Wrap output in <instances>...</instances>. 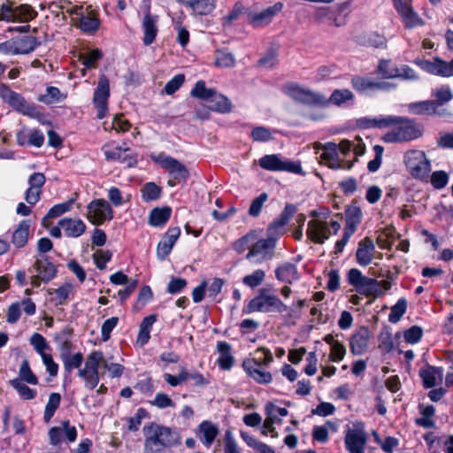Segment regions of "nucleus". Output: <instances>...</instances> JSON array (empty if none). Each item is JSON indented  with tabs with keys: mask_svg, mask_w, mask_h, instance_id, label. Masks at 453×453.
Listing matches in <instances>:
<instances>
[{
	"mask_svg": "<svg viewBox=\"0 0 453 453\" xmlns=\"http://www.w3.org/2000/svg\"><path fill=\"white\" fill-rule=\"evenodd\" d=\"M142 433L144 453H165V449L177 447L181 442L178 431L155 422L145 425Z\"/></svg>",
	"mask_w": 453,
	"mask_h": 453,
	"instance_id": "f257e3e1",
	"label": "nucleus"
},
{
	"mask_svg": "<svg viewBox=\"0 0 453 453\" xmlns=\"http://www.w3.org/2000/svg\"><path fill=\"white\" fill-rule=\"evenodd\" d=\"M347 280L357 292L368 297H380L391 288L390 281L387 280L378 281L375 279L366 277L357 268L349 270Z\"/></svg>",
	"mask_w": 453,
	"mask_h": 453,
	"instance_id": "f03ea898",
	"label": "nucleus"
},
{
	"mask_svg": "<svg viewBox=\"0 0 453 453\" xmlns=\"http://www.w3.org/2000/svg\"><path fill=\"white\" fill-rule=\"evenodd\" d=\"M288 307L273 292V290L262 288L257 294L242 308L243 314L253 312L262 313H283Z\"/></svg>",
	"mask_w": 453,
	"mask_h": 453,
	"instance_id": "7ed1b4c3",
	"label": "nucleus"
},
{
	"mask_svg": "<svg viewBox=\"0 0 453 453\" xmlns=\"http://www.w3.org/2000/svg\"><path fill=\"white\" fill-rule=\"evenodd\" d=\"M403 163L410 174L416 180H426L431 173V162L425 151L410 150L403 155Z\"/></svg>",
	"mask_w": 453,
	"mask_h": 453,
	"instance_id": "20e7f679",
	"label": "nucleus"
},
{
	"mask_svg": "<svg viewBox=\"0 0 453 453\" xmlns=\"http://www.w3.org/2000/svg\"><path fill=\"white\" fill-rule=\"evenodd\" d=\"M104 361L101 350H93L86 357L84 366L78 370V376L84 382L87 389H95L100 381L99 368Z\"/></svg>",
	"mask_w": 453,
	"mask_h": 453,
	"instance_id": "39448f33",
	"label": "nucleus"
},
{
	"mask_svg": "<svg viewBox=\"0 0 453 453\" xmlns=\"http://www.w3.org/2000/svg\"><path fill=\"white\" fill-rule=\"evenodd\" d=\"M259 166L271 172H288L295 174L304 175L301 163L292 161L280 154L265 155L259 158Z\"/></svg>",
	"mask_w": 453,
	"mask_h": 453,
	"instance_id": "423d86ee",
	"label": "nucleus"
},
{
	"mask_svg": "<svg viewBox=\"0 0 453 453\" xmlns=\"http://www.w3.org/2000/svg\"><path fill=\"white\" fill-rule=\"evenodd\" d=\"M151 159L173 177V180H168L169 186L173 187L177 182L186 180L189 176L188 170L182 163L165 153L152 155Z\"/></svg>",
	"mask_w": 453,
	"mask_h": 453,
	"instance_id": "0eeeda50",
	"label": "nucleus"
},
{
	"mask_svg": "<svg viewBox=\"0 0 453 453\" xmlns=\"http://www.w3.org/2000/svg\"><path fill=\"white\" fill-rule=\"evenodd\" d=\"M394 118L400 119L393 126L398 125L388 134V141L389 142H406L412 141L418 138L422 134V131L418 126L416 125L414 120L409 119L404 117L394 116Z\"/></svg>",
	"mask_w": 453,
	"mask_h": 453,
	"instance_id": "6e6552de",
	"label": "nucleus"
},
{
	"mask_svg": "<svg viewBox=\"0 0 453 453\" xmlns=\"http://www.w3.org/2000/svg\"><path fill=\"white\" fill-rule=\"evenodd\" d=\"M275 247L276 245H274L273 239L257 240L250 246L246 255V259L255 265L269 261L273 257Z\"/></svg>",
	"mask_w": 453,
	"mask_h": 453,
	"instance_id": "1a4fd4ad",
	"label": "nucleus"
},
{
	"mask_svg": "<svg viewBox=\"0 0 453 453\" xmlns=\"http://www.w3.org/2000/svg\"><path fill=\"white\" fill-rule=\"evenodd\" d=\"M87 218L96 226L102 225L113 218V210L104 199H94L87 206Z\"/></svg>",
	"mask_w": 453,
	"mask_h": 453,
	"instance_id": "9d476101",
	"label": "nucleus"
},
{
	"mask_svg": "<svg viewBox=\"0 0 453 453\" xmlns=\"http://www.w3.org/2000/svg\"><path fill=\"white\" fill-rule=\"evenodd\" d=\"M110 97V84L108 78L102 74L94 92L93 104L97 110V118L104 119L108 111V99Z\"/></svg>",
	"mask_w": 453,
	"mask_h": 453,
	"instance_id": "9b49d317",
	"label": "nucleus"
},
{
	"mask_svg": "<svg viewBox=\"0 0 453 453\" xmlns=\"http://www.w3.org/2000/svg\"><path fill=\"white\" fill-rule=\"evenodd\" d=\"M345 448L349 453H365L367 442V434L363 426L354 425L347 430L345 438Z\"/></svg>",
	"mask_w": 453,
	"mask_h": 453,
	"instance_id": "f8f14e48",
	"label": "nucleus"
},
{
	"mask_svg": "<svg viewBox=\"0 0 453 453\" xmlns=\"http://www.w3.org/2000/svg\"><path fill=\"white\" fill-rule=\"evenodd\" d=\"M393 4L406 28L423 25V20L413 10L411 0H393Z\"/></svg>",
	"mask_w": 453,
	"mask_h": 453,
	"instance_id": "ddd939ff",
	"label": "nucleus"
},
{
	"mask_svg": "<svg viewBox=\"0 0 453 453\" xmlns=\"http://www.w3.org/2000/svg\"><path fill=\"white\" fill-rule=\"evenodd\" d=\"M49 439L53 446H58L65 439L68 442H73L77 439L76 427L71 426L69 420H64L60 426H53L49 430Z\"/></svg>",
	"mask_w": 453,
	"mask_h": 453,
	"instance_id": "4468645a",
	"label": "nucleus"
},
{
	"mask_svg": "<svg viewBox=\"0 0 453 453\" xmlns=\"http://www.w3.org/2000/svg\"><path fill=\"white\" fill-rule=\"evenodd\" d=\"M242 366L248 376L258 384H269L273 380L271 372L261 369L263 365L258 364L257 357L244 359Z\"/></svg>",
	"mask_w": 453,
	"mask_h": 453,
	"instance_id": "2eb2a0df",
	"label": "nucleus"
},
{
	"mask_svg": "<svg viewBox=\"0 0 453 453\" xmlns=\"http://www.w3.org/2000/svg\"><path fill=\"white\" fill-rule=\"evenodd\" d=\"M180 234V227L174 226L168 228L157 247V256L159 260H165L169 256Z\"/></svg>",
	"mask_w": 453,
	"mask_h": 453,
	"instance_id": "dca6fc26",
	"label": "nucleus"
},
{
	"mask_svg": "<svg viewBox=\"0 0 453 453\" xmlns=\"http://www.w3.org/2000/svg\"><path fill=\"white\" fill-rule=\"evenodd\" d=\"M306 234L314 243L322 244L331 234L326 222L314 219L308 222Z\"/></svg>",
	"mask_w": 453,
	"mask_h": 453,
	"instance_id": "f3484780",
	"label": "nucleus"
},
{
	"mask_svg": "<svg viewBox=\"0 0 453 453\" xmlns=\"http://www.w3.org/2000/svg\"><path fill=\"white\" fill-rule=\"evenodd\" d=\"M16 142L19 146L29 145L41 148L44 143V135L39 129L23 127L16 134Z\"/></svg>",
	"mask_w": 453,
	"mask_h": 453,
	"instance_id": "a211bd4d",
	"label": "nucleus"
},
{
	"mask_svg": "<svg viewBox=\"0 0 453 453\" xmlns=\"http://www.w3.org/2000/svg\"><path fill=\"white\" fill-rule=\"evenodd\" d=\"M320 158L331 169L347 168V162L340 158L338 146L334 142H327L323 146Z\"/></svg>",
	"mask_w": 453,
	"mask_h": 453,
	"instance_id": "6ab92c4d",
	"label": "nucleus"
},
{
	"mask_svg": "<svg viewBox=\"0 0 453 453\" xmlns=\"http://www.w3.org/2000/svg\"><path fill=\"white\" fill-rule=\"evenodd\" d=\"M283 4L278 2L259 12H250L248 18L253 27H264L268 25L273 17L281 12Z\"/></svg>",
	"mask_w": 453,
	"mask_h": 453,
	"instance_id": "aec40b11",
	"label": "nucleus"
},
{
	"mask_svg": "<svg viewBox=\"0 0 453 453\" xmlns=\"http://www.w3.org/2000/svg\"><path fill=\"white\" fill-rule=\"evenodd\" d=\"M275 278L283 283L293 284L300 279V273L296 264L291 262H283L280 264L274 271Z\"/></svg>",
	"mask_w": 453,
	"mask_h": 453,
	"instance_id": "412c9836",
	"label": "nucleus"
},
{
	"mask_svg": "<svg viewBox=\"0 0 453 453\" xmlns=\"http://www.w3.org/2000/svg\"><path fill=\"white\" fill-rule=\"evenodd\" d=\"M157 16L151 15L150 12V6H148L142 19V26L144 34L142 41L146 46L150 45L157 35Z\"/></svg>",
	"mask_w": 453,
	"mask_h": 453,
	"instance_id": "4be33fe9",
	"label": "nucleus"
},
{
	"mask_svg": "<svg viewBox=\"0 0 453 453\" xmlns=\"http://www.w3.org/2000/svg\"><path fill=\"white\" fill-rule=\"evenodd\" d=\"M374 251L375 245L371 238L365 237L361 240L356 251L357 264L361 266L370 265L373 259Z\"/></svg>",
	"mask_w": 453,
	"mask_h": 453,
	"instance_id": "5701e85b",
	"label": "nucleus"
},
{
	"mask_svg": "<svg viewBox=\"0 0 453 453\" xmlns=\"http://www.w3.org/2000/svg\"><path fill=\"white\" fill-rule=\"evenodd\" d=\"M58 226L71 238L81 236L87 229L86 224L81 219L64 218L58 221Z\"/></svg>",
	"mask_w": 453,
	"mask_h": 453,
	"instance_id": "b1692460",
	"label": "nucleus"
},
{
	"mask_svg": "<svg viewBox=\"0 0 453 453\" xmlns=\"http://www.w3.org/2000/svg\"><path fill=\"white\" fill-rule=\"evenodd\" d=\"M33 267L38 273V277L42 279V282H49L57 274L56 265L46 256L36 258Z\"/></svg>",
	"mask_w": 453,
	"mask_h": 453,
	"instance_id": "393cba45",
	"label": "nucleus"
},
{
	"mask_svg": "<svg viewBox=\"0 0 453 453\" xmlns=\"http://www.w3.org/2000/svg\"><path fill=\"white\" fill-rule=\"evenodd\" d=\"M400 119L394 116H380L378 118L362 117L357 120V125L361 128H385L393 126Z\"/></svg>",
	"mask_w": 453,
	"mask_h": 453,
	"instance_id": "a878e982",
	"label": "nucleus"
},
{
	"mask_svg": "<svg viewBox=\"0 0 453 453\" xmlns=\"http://www.w3.org/2000/svg\"><path fill=\"white\" fill-rule=\"evenodd\" d=\"M370 332L367 327L362 326L352 335L350 339V349L355 355L363 354L368 348Z\"/></svg>",
	"mask_w": 453,
	"mask_h": 453,
	"instance_id": "bb28decb",
	"label": "nucleus"
},
{
	"mask_svg": "<svg viewBox=\"0 0 453 453\" xmlns=\"http://www.w3.org/2000/svg\"><path fill=\"white\" fill-rule=\"evenodd\" d=\"M414 63L425 72L442 77H448L446 61L434 58L433 61L427 59H416Z\"/></svg>",
	"mask_w": 453,
	"mask_h": 453,
	"instance_id": "cd10ccee",
	"label": "nucleus"
},
{
	"mask_svg": "<svg viewBox=\"0 0 453 453\" xmlns=\"http://www.w3.org/2000/svg\"><path fill=\"white\" fill-rule=\"evenodd\" d=\"M433 100L436 104V108L441 111V117L449 115V111L444 105L450 102L453 98V93L450 88L447 85L441 86L432 92Z\"/></svg>",
	"mask_w": 453,
	"mask_h": 453,
	"instance_id": "c85d7f7f",
	"label": "nucleus"
},
{
	"mask_svg": "<svg viewBox=\"0 0 453 453\" xmlns=\"http://www.w3.org/2000/svg\"><path fill=\"white\" fill-rule=\"evenodd\" d=\"M419 375L425 388H431L442 381L443 370L441 367L427 365L419 371Z\"/></svg>",
	"mask_w": 453,
	"mask_h": 453,
	"instance_id": "c756f323",
	"label": "nucleus"
},
{
	"mask_svg": "<svg viewBox=\"0 0 453 453\" xmlns=\"http://www.w3.org/2000/svg\"><path fill=\"white\" fill-rule=\"evenodd\" d=\"M408 111L416 115H436L440 116L441 111L436 108V104L433 100H425L411 103L407 105Z\"/></svg>",
	"mask_w": 453,
	"mask_h": 453,
	"instance_id": "7c9ffc66",
	"label": "nucleus"
},
{
	"mask_svg": "<svg viewBox=\"0 0 453 453\" xmlns=\"http://www.w3.org/2000/svg\"><path fill=\"white\" fill-rule=\"evenodd\" d=\"M231 345L226 342H219L217 343V350L219 352L217 363L222 370L228 371L234 365V358L231 353Z\"/></svg>",
	"mask_w": 453,
	"mask_h": 453,
	"instance_id": "2f4dec72",
	"label": "nucleus"
},
{
	"mask_svg": "<svg viewBox=\"0 0 453 453\" xmlns=\"http://www.w3.org/2000/svg\"><path fill=\"white\" fill-rule=\"evenodd\" d=\"M0 96L18 112L20 111L27 101L20 94L12 90L8 86L4 84L0 87Z\"/></svg>",
	"mask_w": 453,
	"mask_h": 453,
	"instance_id": "473e14b6",
	"label": "nucleus"
},
{
	"mask_svg": "<svg viewBox=\"0 0 453 453\" xmlns=\"http://www.w3.org/2000/svg\"><path fill=\"white\" fill-rule=\"evenodd\" d=\"M190 8L195 14L207 15L215 8V0H178Z\"/></svg>",
	"mask_w": 453,
	"mask_h": 453,
	"instance_id": "72a5a7b5",
	"label": "nucleus"
},
{
	"mask_svg": "<svg viewBox=\"0 0 453 453\" xmlns=\"http://www.w3.org/2000/svg\"><path fill=\"white\" fill-rule=\"evenodd\" d=\"M199 439L204 446L210 448L219 434L218 427L211 422L204 420L198 426Z\"/></svg>",
	"mask_w": 453,
	"mask_h": 453,
	"instance_id": "f704fd0d",
	"label": "nucleus"
},
{
	"mask_svg": "<svg viewBox=\"0 0 453 453\" xmlns=\"http://www.w3.org/2000/svg\"><path fill=\"white\" fill-rule=\"evenodd\" d=\"M17 55H26L34 51L39 45L40 42L36 37L25 35L14 38Z\"/></svg>",
	"mask_w": 453,
	"mask_h": 453,
	"instance_id": "c9c22d12",
	"label": "nucleus"
},
{
	"mask_svg": "<svg viewBox=\"0 0 453 453\" xmlns=\"http://www.w3.org/2000/svg\"><path fill=\"white\" fill-rule=\"evenodd\" d=\"M351 86L359 94L372 96L374 94L375 80L369 77L354 76L351 79Z\"/></svg>",
	"mask_w": 453,
	"mask_h": 453,
	"instance_id": "e433bc0d",
	"label": "nucleus"
},
{
	"mask_svg": "<svg viewBox=\"0 0 453 453\" xmlns=\"http://www.w3.org/2000/svg\"><path fill=\"white\" fill-rule=\"evenodd\" d=\"M104 156L107 160L127 162L129 165L133 157H129L127 152L130 150L128 147L116 146L110 149L109 146H104L103 149Z\"/></svg>",
	"mask_w": 453,
	"mask_h": 453,
	"instance_id": "4c0bfd02",
	"label": "nucleus"
},
{
	"mask_svg": "<svg viewBox=\"0 0 453 453\" xmlns=\"http://www.w3.org/2000/svg\"><path fill=\"white\" fill-rule=\"evenodd\" d=\"M346 226L350 232H356L358 225L361 223L363 213L359 206L352 203L345 211Z\"/></svg>",
	"mask_w": 453,
	"mask_h": 453,
	"instance_id": "58836bf2",
	"label": "nucleus"
},
{
	"mask_svg": "<svg viewBox=\"0 0 453 453\" xmlns=\"http://www.w3.org/2000/svg\"><path fill=\"white\" fill-rule=\"evenodd\" d=\"M73 286L72 283L66 282L58 288H49L48 294L52 296L51 301L56 305H63L66 303L69 296L73 293Z\"/></svg>",
	"mask_w": 453,
	"mask_h": 453,
	"instance_id": "ea45409f",
	"label": "nucleus"
},
{
	"mask_svg": "<svg viewBox=\"0 0 453 453\" xmlns=\"http://www.w3.org/2000/svg\"><path fill=\"white\" fill-rule=\"evenodd\" d=\"M30 223L28 220H22L12 234V242L18 248H23L27 243Z\"/></svg>",
	"mask_w": 453,
	"mask_h": 453,
	"instance_id": "a19ab883",
	"label": "nucleus"
},
{
	"mask_svg": "<svg viewBox=\"0 0 453 453\" xmlns=\"http://www.w3.org/2000/svg\"><path fill=\"white\" fill-rule=\"evenodd\" d=\"M170 207L155 208L150 213L149 223L153 226H163L171 217Z\"/></svg>",
	"mask_w": 453,
	"mask_h": 453,
	"instance_id": "79ce46f5",
	"label": "nucleus"
},
{
	"mask_svg": "<svg viewBox=\"0 0 453 453\" xmlns=\"http://www.w3.org/2000/svg\"><path fill=\"white\" fill-rule=\"evenodd\" d=\"M210 99L209 108L211 110L219 113H228L232 111L231 101L226 96L214 92V96Z\"/></svg>",
	"mask_w": 453,
	"mask_h": 453,
	"instance_id": "37998d69",
	"label": "nucleus"
},
{
	"mask_svg": "<svg viewBox=\"0 0 453 453\" xmlns=\"http://www.w3.org/2000/svg\"><path fill=\"white\" fill-rule=\"evenodd\" d=\"M421 417L416 419V424L424 428H433L435 423L433 417L435 413V408L433 405H419Z\"/></svg>",
	"mask_w": 453,
	"mask_h": 453,
	"instance_id": "c03bdc74",
	"label": "nucleus"
},
{
	"mask_svg": "<svg viewBox=\"0 0 453 453\" xmlns=\"http://www.w3.org/2000/svg\"><path fill=\"white\" fill-rule=\"evenodd\" d=\"M100 26V20L97 15L90 12L87 15L84 13L80 19L79 27L85 33H94Z\"/></svg>",
	"mask_w": 453,
	"mask_h": 453,
	"instance_id": "a18cd8bd",
	"label": "nucleus"
},
{
	"mask_svg": "<svg viewBox=\"0 0 453 453\" xmlns=\"http://www.w3.org/2000/svg\"><path fill=\"white\" fill-rule=\"evenodd\" d=\"M301 104L310 106L327 107L326 97L319 92L306 88Z\"/></svg>",
	"mask_w": 453,
	"mask_h": 453,
	"instance_id": "49530a36",
	"label": "nucleus"
},
{
	"mask_svg": "<svg viewBox=\"0 0 453 453\" xmlns=\"http://www.w3.org/2000/svg\"><path fill=\"white\" fill-rule=\"evenodd\" d=\"M64 366L65 379L70 375L73 370L81 368L84 361L83 354L81 352L74 353L73 355L67 356L61 359Z\"/></svg>",
	"mask_w": 453,
	"mask_h": 453,
	"instance_id": "de8ad7c7",
	"label": "nucleus"
},
{
	"mask_svg": "<svg viewBox=\"0 0 453 453\" xmlns=\"http://www.w3.org/2000/svg\"><path fill=\"white\" fill-rule=\"evenodd\" d=\"M354 99V94L348 88L334 89L329 98H326L327 106L334 104L342 106L345 103Z\"/></svg>",
	"mask_w": 453,
	"mask_h": 453,
	"instance_id": "09e8293b",
	"label": "nucleus"
},
{
	"mask_svg": "<svg viewBox=\"0 0 453 453\" xmlns=\"http://www.w3.org/2000/svg\"><path fill=\"white\" fill-rule=\"evenodd\" d=\"M37 12L29 4H20L14 8L15 22H28L37 16Z\"/></svg>",
	"mask_w": 453,
	"mask_h": 453,
	"instance_id": "8fccbe9b",
	"label": "nucleus"
},
{
	"mask_svg": "<svg viewBox=\"0 0 453 453\" xmlns=\"http://www.w3.org/2000/svg\"><path fill=\"white\" fill-rule=\"evenodd\" d=\"M11 386L18 392L24 400H33L37 395V391L21 382L20 380L13 379L10 380Z\"/></svg>",
	"mask_w": 453,
	"mask_h": 453,
	"instance_id": "3c124183",
	"label": "nucleus"
},
{
	"mask_svg": "<svg viewBox=\"0 0 453 453\" xmlns=\"http://www.w3.org/2000/svg\"><path fill=\"white\" fill-rule=\"evenodd\" d=\"M60 402L61 395L59 393L54 392L50 395L43 414V419L46 423L50 421L56 411L58 409Z\"/></svg>",
	"mask_w": 453,
	"mask_h": 453,
	"instance_id": "603ef678",
	"label": "nucleus"
},
{
	"mask_svg": "<svg viewBox=\"0 0 453 453\" xmlns=\"http://www.w3.org/2000/svg\"><path fill=\"white\" fill-rule=\"evenodd\" d=\"M142 198L144 202L149 203L157 200L162 194V189L154 182L146 183L141 189Z\"/></svg>",
	"mask_w": 453,
	"mask_h": 453,
	"instance_id": "864d4df0",
	"label": "nucleus"
},
{
	"mask_svg": "<svg viewBox=\"0 0 453 453\" xmlns=\"http://www.w3.org/2000/svg\"><path fill=\"white\" fill-rule=\"evenodd\" d=\"M17 379L20 380L21 382H26L27 384H38V378L31 370L29 362L27 359L22 361L19 370V378Z\"/></svg>",
	"mask_w": 453,
	"mask_h": 453,
	"instance_id": "5fc2aeb1",
	"label": "nucleus"
},
{
	"mask_svg": "<svg viewBox=\"0 0 453 453\" xmlns=\"http://www.w3.org/2000/svg\"><path fill=\"white\" fill-rule=\"evenodd\" d=\"M360 42L368 47L373 48H383L386 46L387 40L383 35H380L377 33L372 32L364 35L360 38Z\"/></svg>",
	"mask_w": 453,
	"mask_h": 453,
	"instance_id": "6e6d98bb",
	"label": "nucleus"
},
{
	"mask_svg": "<svg viewBox=\"0 0 453 453\" xmlns=\"http://www.w3.org/2000/svg\"><path fill=\"white\" fill-rule=\"evenodd\" d=\"M65 96L62 95L57 87H48L46 93L38 97V101L45 104H52L63 100Z\"/></svg>",
	"mask_w": 453,
	"mask_h": 453,
	"instance_id": "4d7b16f0",
	"label": "nucleus"
},
{
	"mask_svg": "<svg viewBox=\"0 0 453 453\" xmlns=\"http://www.w3.org/2000/svg\"><path fill=\"white\" fill-rule=\"evenodd\" d=\"M265 279V272L262 269H257L252 273L242 278V283L250 288H255L260 286Z\"/></svg>",
	"mask_w": 453,
	"mask_h": 453,
	"instance_id": "13d9d810",
	"label": "nucleus"
},
{
	"mask_svg": "<svg viewBox=\"0 0 453 453\" xmlns=\"http://www.w3.org/2000/svg\"><path fill=\"white\" fill-rule=\"evenodd\" d=\"M407 310V301L404 298L399 299L396 303L391 308L388 314V321L391 323H397Z\"/></svg>",
	"mask_w": 453,
	"mask_h": 453,
	"instance_id": "bf43d9fd",
	"label": "nucleus"
},
{
	"mask_svg": "<svg viewBox=\"0 0 453 453\" xmlns=\"http://www.w3.org/2000/svg\"><path fill=\"white\" fill-rule=\"evenodd\" d=\"M306 88L301 87L296 83H288L282 88V91L290 98L301 104Z\"/></svg>",
	"mask_w": 453,
	"mask_h": 453,
	"instance_id": "052dcab7",
	"label": "nucleus"
},
{
	"mask_svg": "<svg viewBox=\"0 0 453 453\" xmlns=\"http://www.w3.org/2000/svg\"><path fill=\"white\" fill-rule=\"evenodd\" d=\"M285 224H283L280 219L273 220L267 227L265 239H273L274 245L280 236H281L285 233Z\"/></svg>",
	"mask_w": 453,
	"mask_h": 453,
	"instance_id": "680f3d73",
	"label": "nucleus"
},
{
	"mask_svg": "<svg viewBox=\"0 0 453 453\" xmlns=\"http://www.w3.org/2000/svg\"><path fill=\"white\" fill-rule=\"evenodd\" d=\"M214 92L213 89L206 88L203 81H198L192 88L190 95L193 97L207 100L214 96Z\"/></svg>",
	"mask_w": 453,
	"mask_h": 453,
	"instance_id": "e2e57ef3",
	"label": "nucleus"
},
{
	"mask_svg": "<svg viewBox=\"0 0 453 453\" xmlns=\"http://www.w3.org/2000/svg\"><path fill=\"white\" fill-rule=\"evenodd\" d=\"M377 70L383 79H394L397 76V66L392 65L390 60H380Z\"/></svg>",
	"mask_w": 453,
	"mask_h": 453,
	"instance_id": "0e129e2a",
	"label": "nucleus"
},
{
	"mask_svg": "<svg viewBox=\"0 0 453 453\" xmlns=\"http://www.w3.org/2000/svg\"><path fill=\"white\" fill-rule=\"evenodd\" d=\"M19 113L35 119L42 124L45 123V115L38 110L35 104H30L27 101H26Z\"/></svg>",
	"mask_w": 453,
	"mask_h": 453,
	"instance_id": "69168bd1",
	"label": "nucleus"
},
{
	"mask_svg": "<svg viewBox=\"0 0 453 453\" xmlns=\"http://www.w3.org/2000/svg\"><path fill=\"white\" fill-rule=\"evenodd\" d=\"M146 418H149L148 411L143 408H139L135 414L127 419V429L132 432H136L139 429L142 419Z\"/></svg>",
	"mask_w": 453,
	"mask_h": 453,
	"instance_id": "338daca9",
	"label": "nucleus"
},
{
	"mask_svg": "<svg viewBox=\"0 0 453 453\" xmlns=\"http://www.w3.org/2000/svg\"><path fill=\"white\" fill-rule=\"evenodd\" d=\"M255 240L256 234L254 233H249L242 238L236 240L234 242L233 248L237 253H243L246 250H250V248Z\"/></svg>",
	"mask_w": 453,
	"mask_h": 453,
	"instance_id": "774afa93",
	"label": "nucleus"
}]
</instances>
